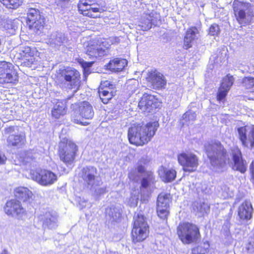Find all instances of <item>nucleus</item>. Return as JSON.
<instances>
[{
	"label": "nucleus",
	"instance_id": "a19ab883",
	"mask_svg": "<svg viewBox=\"0 0 254 254\" xmlns=\"http://www.w3.org/2000/svg\"><path fill=\"white\" fill-rule=\"evenodd\" d=\"M76 61L81 65L84 71H86V70L88 68L91 67L93 64V62H85L82 59H76Z\"/></svg>",
	"mask_w": 254,
	"mask_h": 254
},
{
	"label": "nucleus",
	"instance_id": "1a4fd4ad",
	"mask_svg": "<svg viewBox=\"0 0 254 254\" xmlns=\"http://www.w3.org/2000/svg\"><path fill=\"white\" fill-rule=\"evenodd\" d=\"M177 160L183 170L189 173L196 171L199 165L197 156L192 153L183 152L178 155Z\"/></svg>",
	"mask_w": 254,
	"mask_h": 254
},
{
	"label": "nucleus",
	"instance_id": "a878e982",
	"mask_svg": "<svg viewBox=\"0 0 254 254\" xmlns=\"http://www.w3.org/2000/svg\"><path fill=\"white\" fill-rule=\"evenodd\" d=\"M79 114L85 119L90 120L94 116V111L91 105L87 101L82 102L79 106Z\"/></svg>",
	"mask_w": 254,
	"mask_h": 254
},
{
	"label": "nucleus",
	"instance_id": "c9c22d12",
	"mask_svg": "<svg viewBox=\"0 0 254 254\" xmlns=\"http://www.w3.org/2000/svg\"><path fill=\"white\" fill-rule=\"evenodd\" d=\"M177 172L174 169L164 170L163 173L164 181L165 183L171 182L176 178Z\"/></svg>",
	"mask_w": 254,
	"mask_h": 254
},
{
	"label": "nucleus",
	"instance_id": "5fc2aeb1",
	"mask_svg": "<svg viewBox=\"0 0 254 254\" xmlns=\"http://www.w3.org/2000/svg\"><path fill=\"white\" fill-rule=\"evenodd\" d=\"M59 0L62 2H68L69 0Z\"/></svg>",
	"mask_w": 254,
	"mask_h": 254
},
{
	"label": "nucleus",
	"instance_id": "39448f33",
	"mask_svg": "<svg viewBox=\"0 0 254 254\" xmlns=\"http://www.w3.org/2000/svg\"><path fill=\"white\" fill-rule=\"evenodd\" d=\"M179 239L185 245H190L199 241L201 233L199 227L189 221L180 222L176 228Z\"/></svg>",
	"mask_w": 254,
	"mask_h": 254
},
{
	"label": "nucleus",
	"instance_id": "423d86ee",
	"mask_svg": "<svg viewBox=\"0 0 254 254\" xmlns=\"http://www.w3.org/2000/svg\"><path fill=\"white\" fill-rule=\"evenodd\" d=\"M150 227L146 218L142 214H137L132 223L130 237L134 244L145 241L149 236Z\"/></svg>",
	"mask_w": 254,
	"mask_h": 254
},
{
	"label": "nucleus",
	"instance_id": "09e8293b",
	"mask_svg": "<svg viewBox=\"0 0 254 254\" xmlns=\"http://www.w3.org/2000/svg\"><path fill=\"white\" fill-rule=\"evenodd\" d=\"M75 123L77 124H78L79 125H82V126H87V125H89V123H88L87 122H82L77 121V122H76Z\"/></svg>",
	"mask_w": 254,
	"mask_h": 254
},
{
	"label": "nucleus",
	"instance_id": "f3484780",
	"mask_svg": "<svg viewBox=\"0 0 254 254\" xmlns=\"http://www.w3.org/2000/svg\"><path fill=\"white\" fill-rule=\"evenodd\" d=\"M171 200L170 194L161 193L157 198V213L161 219H166L169 214V202Z\"/></svg>",
	"mask_w": 254,
	"mask_h": 254
},
{
	"label": "nucleus",
	"instance_id": "f257e3e1",
	"mask_svg": "<svg viewBox=\"0 0 254 254\" xmlns=\"http://www.w3.org/2000/svg\"><path fill=\"white\" fill-rule=\"evenodd\" d=\"M157 121L146 124H133L128 128L127 137L130 144L136 146H142L151 141L159 127Z\"/></svg>",
	"mask_w": 254,
	"mask_h": 254
},
{
	"label": "nucleus",
	"instance_id": "cd10ccee",
	"mask_svg": "<svg viewBox=\"0 0 254 254\" xmlns=\"http://www.w3.org/2000/svg\"><path fill=\"white\" fill-rule=\"evenodd\" d=\"M36 153L32 150H26L20 156V163L23 166L31 165L36 162Z\"/></svg>",
	"mask_w": 254,
	"mask_h": 254
},
{
	"label": "nucleus",
	"instance_id": "aec40b11",
	"mask_svg": "<svg viewBox=\"0 0 254 254\" xmlns=\"http://www.w3.org/2000/svg\"><path fill=\"white\" fill-rule=\"evenodd\" d=\"M238 131L242 145L251 149L254 148V128L247 132L245 127H241L238 128Z\"/></svg>",
	"mask_w": 254,
	"mask_h": 254
},
{
	"label": "nucleus",
	"instance_id": "5701e85b",
	"mask_svg": "<svg viewBox=\"0 0 254 254\" xmlns=\"http://www.w3.org/2000/svg\"><path fill=\"white\" fill-rule=\"evenodd\" d=\"M127 65L126 60L121 58H115L111 60L107 65V67L112 71H122Z\"/></svg>",
	"mask_w": 254,
	"mask_h": 254
},
{
	"label": "nucleus",
	"instance_id": "2f4dec72",
	"mask_svg": "<svg viewBox=\"0 0 254 254\" xmlns=\"http://www.w3.org/2000/svg\"><path fill=\"white\" fill-rule=\"evenodd\" d=\"M229 91L228 89L219 86L216 95L217 101L224 102Z\"/></svg>",
	"mask_w": 254,
	"mask_h": 254
},
{
	"label": "nucleus",
	"instance_id": "a211bd4d",
	"mask_svg": "<svg viewBox=\"0 0 254 254\" xmlns=\"http://www.w3.org/2000/svg\"><path fill=\"white\" fill-rule=\"evenodd\" d=\"M37 51L35 48L24 46L21 48L18 53V59L25 66H30L35 61V56Z\"/></svg>",
	"mask_w": 254,
	"mask_h": 254
},
{
	"label": "nucleus",
	"instance_id": "f704fd0d",
	"mask_svg": "<svg viewBox=\"0 0 254 254\" xmlns=\"http://www.w3.org/2000/svg\"><path fill=\"white\" fill-rule=\"evenodd\" d=\"M234 78L233 76L230 74H227L226 76L223 77L220 86L230 90L234 84Z\"/></svg>",
	"mask_w": 254,
	"mask_h": 254
},
{
	"label": "nucleus",
	"instance_id": "6e6552de",
	"mask_svg": "<svg viewBox=\"0 0 254 254\" xmlns=\"http://www.w3.org/2000/svg\"><path fill=\"white\" fill-rule=\"evenodd\" d=\"M18 81V75L10 62L0 61V84H14Z\"/></svg>",
	"mask_w": 254,
	"mask_h": 254
},
{
	"label": "nucleus",
	"instance_id": "f8f14e48",
	"mask_svg": "<svg viewBox=\"0 0 254 254\" xmlns=\"http://www.w3.org/2000/svg\"><path fill=\"white\" fill-rule=\"evenodd\" d=\"M34 180L43 186H48L55 183L57 179V175L51 170L40 169L34 171L32 174Z\"/></svg>",
	"mask_w": 254,
	"mask_h": 254
},
{
	"label": "nucleus",
	"instance_id": "c85d7f7f",
	"mask_svg": "<svg viewBox=\"0 0 254 254\" xmlns=\"http://www.w3.org/2000/svg\"><path fill=\"white\" fill-rule=\"evenodd\" d=\"M209 253L210 244L207 241L192 248L191 250V254H209Z\"/></svg>",
	"mask_w": 254,
	"mask_h": 254
},
{
	"label": "nucleus",
	"instance_id": "ddd939ff",
	"mask_svg": "<svg viewBox=\"0 0 254 254\" xmlns=\"http://www.w3.org/2000/svg\"><path fill=\"white\" fill-rule=\"evenodd\" d=\"M148 85L153 89H164L167 84V80L163 74L156 69L148 71L145 77Z\"/></svg>",
	"mask_w": 254,
	"mask_h": 254
},
{
	"label": "nucleus",
	"instance_id": "3c124183",
	"mask_svg": "<svg viewBox=\"0 0 254 254\" xmlns=\"http://www.w3.org/2000/svg\"><path fill=\"white\" fill-rule=\"evenodd\" d=\"M0 254H9L8 252L6 250L4 249L2 251V252H1V253Z\"/></svg>",
	"mask_w": 254,
	"mask_h": 254
},
{
	"label": "nucleus",
	"instance_id": "72a5a7b5",
	"mask_svg": "<svg viewBox=\"0 0 254 254\" xmlns=\"http://www.w3.org/2000/svg\"><path fill=\"white\" fill-rule=\"evenodd\" d=\"M23 0H7L3 5L7 9H16L21 6Z\"/></svg>",
	"mask_w": 254,
	"mask_h": 254
},
{
	"label": "nucleus",
	"instance_id": "c756f323",
	"mask_svg": "<svg viewBox=\"0 0 254 254\" xmlns=\"http://www.w3.org/2000/svg\"><path fill=\"white\" fill-rule=\"evenodd\" d=\"M242 86L250 93H254V77L245 76L242 80Z\"/></svg>",
	"mask_w": 254,
	"mask_h": 254
},
{
	"label": "nucleus",
	"instance_id": "8fccbe9b",
	"mask_svg": "<svg viewBox=\"0 0 254 254\" xmlns=\"http://www.w3.org/2000/svg\"><path fill=\"white\" fill-rule=\"evenodd\" d=\"M147 175L148 178L149 179H152L153 174H152V172H147Z\"/></svg>",
	"mask_w": 254,
	"mask_h": 254
},
{
	"label": "nucleus",
	"instance_id": "393cba45",
	"mask_svg": "<svg viewBox=\"0 0 254 254\" xmlns=\"http://www.w3.org/2000/svg\"><path fill=\"white\" fill-rule=\"evenodd\" d=\"M66 113L67 107L65 103L63 101H58L51 111L52 117L56 119L65 115Z\"/></svg>",
	"mask_w": 254,
	"mask_h": 254
},
{
	"label": "nucleus",
	"instance_id": "de8ad7c7",
	"mask_svg": "<svg viewBox=\"0 0 254 254\" xmlns=\"http://www.w3.org/2000/svg\"><path fill=\"white\" fill-rule=\"evenodd\" d=\"M134 173L132 172H130L128 174V178L130 179V180H133V178H134Z\"/></svg>",
	"mask_w": 254,
	"mask_h": 254
},
{
	"label": "nucleus",
	"instance_id": "a18cd8bd",
	"mask_svg": "<svg viewBox=\"0 0 254 254\" xmlns=\"http://www.w3.org/2000/svg\"><path fill=\"white\" fill-rule=\"evenodd\" d=\"M141 187L146 188L149 185V181L147 178H143L141 180Z\"/></svg>",
	"mask_w": 254,
	"mask_h": 254
},
{
	"label": "nucleus",
	"instance_id": "ea45409f",
	"mask_svg": "<svg viewBox=\"0 0 254 254\" xmlns=\"http://www.w3.org/2000/svg\"><path fill=\"white\" fill-rule=\"evenodd\" d=\"M220 32L219 25L216 23H214L210 25L208 30V33L211 36L217 35Z\"/></svg>",
	"mask_w": 254,
	"mask_h": 254
},
{
	"label": "nucleus",
	"instance_id": "c03bdc74",
	"mask_svg": "<svg viewBox=\"0 0 254 254\" xmlns=\"http://www.w3.org/2000/svg\"><path fill=\"white\" fill-rule=\"evenodd\" d=\"M250 170L252 175V179L253 180V183H254V160L252 161L250 164Z\"/></svg>",
	"mask_w": 254,
	"mask_h": 254
},
{
	"label": "nucleus",
	"instance_id": "0eeeda50",
	"mask_svg": "<svg viewBox=\"0 0 254 254\" xmlns=\"http://www.w3.org/2000/svg\"><path fill=\"white\" fill-rule=\"evenodd\" d=\"M26 23L28 29L36 35H41L46 26L44 16L38 9L30 8L27 13Z\"/></svg>",
	"mask_w": 254,
	"mask_h": 254
},
{
	"label": "nucleus",
	"instance_id": "864d4df0",
	"mask_svg": "<svg viewBox=\"0 0 254 254\" xmlns=\"http://www.w3.org/2000/svg\"><path fill=\"white\" fill-rule=\"evenodd\" d=\"M7 0H0V2L3 5Z\"/></svg>",
	"mask_w": 254,
	"mask_h": 254
},
{
	"label": "nucleus",
	"instance_id": "bb28decb",
	"mask_svg": "<svg viewBox=\"0 0 254 254\" xmlns=\"http://www.w3.org/2000/svg\"><path fill=\"white\" fill-rule=\"evenodd\" d=\"M14 194L15 197V198L25 202L30 199L32 192L26 188L20 187L14 189Z\"/></svg>",
	"mask_w": 254,
	"mask_h": 254
},
{
	"label": "nucleus",
	"instance_id": "4be33fe9",
	"mask_svg": "<svg viewBox=\"0 0 254 254\" xmlns=\"http://www.w3.org/2000/svg\"><path fill=\"white\" fill-rule=\"evenodd\" d=\"M26 141L24 134H10L7 137V145L9 147L16 148H21Z\"/></svg>",
	"mask_w": 254,
	"mask_h": 254
},
{
	"label": "nucleus",
	"instance_id": "603ef678",
	"mask_svg": "<svg viewBox=\"0 0 254 254\" xmlns=\"http://www.w3.org/2000/svg\"><path fill=\"white\" fill-rule=\"evenodd\" d=\"M7 0H0V2L3 5Z\"/></svg>",
	"mask_w": 254,
	"mask_h": 254
},
{
	"label": "nucleus",
	"instance_id": "412c9836",
	"mask_svg": "<svg viewBox=\"0 0 254 254\" xmlns=\"http://www.w3.org/2000/svg\"><path fill=\"white\" fill-rule=\"evenodd\" d=\"M199 33L198 28L196 26H190L186 32L184 38L183 48L188 50L192 47V42L197 39L196 35Z\"/></svg>",
	"mask_w": 254,
	"mask_h": 254
},
{
	"label": "nucleus",
	"instance_id": "7ed1b4c3",
	"mask_svg": "<svg viewBox=\"0 0 254 254\" xmlns=\"http://www.w3.org/2000/svg\"><path fill=\"white\" fill-rule=\"evenodd\" d=\"M54 79L55 83L60 86L67 84L69 89L76 88L75 92L79 90L81 85L80 72L71 66H68L60 68L56 71Z\"/></svg>",
	"mask_w": 254,
	"mask_h": 254
},
{
	"label": "nucleus",
	"instance_id": "dca6fc26",
	"mask_svg": "<svg viewBox=\"0 0 254 254\" xmlns=\"http://www.w3.org/2000/svg\"><path fill=\"white\" fill-rule=\"evenodd\" d=\"M97 174V169L95 167L87 166L81 169L79 177L86 187H92L96 184Z\"/></svg>",
	"mask_w": 254,
	"mask_h": 254
},
{
	"label": "nucleus",
	"instance_id": "4c0bfd02",
	"mask_svg": "<svg viewBox=\"0 0 254 254\" xmlns=\"http://www.w3.org/2000/svg\"><path fill=\"white\" fill-rule=\"evenodd\" d=\"M182 119L186 122L196 120V114L195 112H186L182 116Z\"/></svg>",
	"mask_w": 254,
	"mask_h": 254
},
{
	"label": "nucleus",
	"instance_id": "f03ea898",
	"mask_svg": "<svg viewBox=\"0 0 254 254\" xmlns=\"http://www.w3.org/2000/svg\"><path fill=\"white\" fill-rule=\"evenodd\" d=\"M204 151L212 166L223 167L229 162L227 150L220 141L207 142L204 146Z\"/></svg>",
	"mask_w": 254,
	"mask_h": 254
},
{
	"label": "nucleus",
	"instance_id": "473e14b6",
	"mask_svg": "<svg viewBox=\"0 0 254 254\" xmlns=\"http://www.w3.org/2000/svg\"><path fill=\"white\" fill-rule=\"evenodd\" d=\"M98 89L112 91L114 93H116L115 85L107 80L101 81Z\"/></svg>",
	"mask_w": 254,
	"mask_h": 254
},
{
	"label": "nucleus",
	"instance_id": "9d476101",
	"mask_svg": "<svg viewBox=\"0 0 254 254\" xmlns=\"http://www.w3.org/2000/svg\"><path fill=\"white\" fill-rule=\"evenodd\" d=\"M161 103L156 96L144 93L138 102V107L142 112L149 113L154 112L157 109L160 108Z\"/></svg>",
	"mask_w": 254,
	"mask_h": 254
},
{
	"label": "nucleus",
	"instance_id": "2eb2a0df",
	"mask_svg": "<svg viewBox=\"0 0 254 254\" xmlns=\"http://www.w3.org/2000/svg\"><path fill=\"white\" fill-rule=\"evenodd\" d=\"M231 157L233 162V170L244 174L247 170V163L243 158L242 151L238 146L231 149Z\"/></svg>",
	"mask_w": 254,
	"mask_h": 254
},
{
	"label": "nucleus",
	"instance_id": "b1692460",
	"mask_svg": "<svg viewBox=\"0 0 254 254\" xmlns=\"http://www.w3.org/2000/svg\"><path fill=\"white\" fill-rule=\"evenodd\" d=\"M252 207L248 201L243 202L238 208V215L243 220H249L252 218Z\"/></svg>",
	"mask_w": 254,
	"mask_h": 254
},
{
	"label": "nucleus",
	"instance_id": "79ce46f5",
	"mask_svg": "<svg viewBox=\"0 0 254 254\" xmlns=\"http://www.w3.org/2000/svg\"><path fill=\"white\" fill-rule=\"evenodd\" d=\"M110 210H113L112 211L113 214L111 215V217L113 218L114 222H118L122 218V213L119 211H116L115 208H110Z\"/></svg>",
	"mask_w": 254,
	"mask_h": 254
},
{
	"label": "nucleus",
	"instance_id": "e433bc0d",
	"mask_svg": "<svg viewBox=\"0 0 254 254\" xmlns=\"http://www.w3.org/2000/svg\"><path fill=\"white\" fill-rule=\"evenodd\" d=\"M234 11L236 16L237 20L240 23H241V22L243 21L246 18V14L245 10H240L238 11V8H236V7H234Z\"/></svg>",
	"mask_w": 254,
	"mask_h": 254
},
{
	"label": "nucleus",
	"instance_id": "6ab92c4d",
	"mask_svg": "<svg viewBox=\"0 0 254 254\" xmlns=\"http://www.w3.org/2000/svg\"><path fill=\"white\" fill-rule=\"evenodd\" d=\"M85 53L91 58H97L106 55V50L101 47L100 43L96 40H91L87 42Z\"/></svg>",
	"mask_w": 254,
	"mask_h": 254
},
{
	"label": "nucleus",
	"instance_id": "58836bf2",
	"mask_svg": "<svg viewBox=\"0 0 254 254\" xmlns=\"http://www.w3.org/2000/svg\"><path fill=\"white\" fill-rule=\"evenodd\" d=\"M140 22L139 26L141 27V30L143 31H146L151 27V22L149 19H141Z\"/></svg>",
	"mask_w": 254,
	"mask_h": 254
},
{
	"label": "nucleus",
	"instance_id": "6e6d98bb",
	"mask_svg": "<svg viewBox=\"0 0 254 254\" xmlns=\"http://www.w3.org/2000/svg\"><path fill=\"white\" fill-rule=\"evenodd\" d=\"M146 163H147V161L146 160H144V162H143L144 165L146 164Z\"/></svg>",
	"mask_w": 254,
	"mask_h": 254
},
{
	"label": "nucleus",
	"instance_id": "9b49d317",
	"mask_svg": "<svg viewBox=\"0 0 254 254\" xmlns=\"http://www.w3.org/2000/svg\"><path fill=\"white\" fill-rule=\"evenodd\" d=\"M3 211L8 216H15L19 220H23L27 214L21 201L17 198L8 200L3 206Z\"/></svg>",
	"mask_w": 254,
	"mask_h": 254
},
{
	"label": "nucleus",
	"instance_id": "7c9ffc66",
	"mask_svg": "<svg viewBox=\"0 0 254 254\" xmlns=\"http://www.w3.org/2000/svg\"><path fill=\"white\" fill-rule=\"evenodd\" d=\"M99 96L104 104H107L109 101L111 100L116 95L112 91L102 90V89H98Z\"/></svg>",
	"mask_w": 254,
	"mask_h": 254
},
{
	"label": "nucleus",
	"instance_id": "37998d69",
	"mask_svg": "<svg viewBox=\"0 0 254 254\" xmlns=\"http://www.w3.org/2000/svg\"><path fill=\"white\" fill-rule=\"evenodd\" d=\"M136 170L139 173H145L146 172V169L144 165L141 164H138L136 167Z\"/></svg>",
	"mask_w": 254,
	"mask_h": 254
},
{
	"label": "nucleus",
	"instance_id": "4468645a",
	"mask_svg": "<svg viewBox=\"0 0 254 254\" xmlns=\"http://www.w3.org/2000/svg\"><path fill=\"white\" fill-rule=\"evenodd\" d=\"M92 0H79L77 3V8L79 13L84 16L90 18H100V15L96 14V13L103 12L104 10L99 7H92Z\"/></svg>",
	"mask_w": 254,
	"mask_h": 254
},
{
	"label": "nucleus",
	"instance_id": "49530a36",
	"mask_svg": "<svg viewBox=\"0 0 254 254\" xmlns=\"http://www.w3.org/2000/svg\"><path fill=\"white\" fill-rule=\"evenodd\" d=\"M14 130V127L13 126H10L8 127L5 128V132L6 133H11Z\"/></svg>",
	"mask_w": 254,
	"mask_h": 254
},
{
	"label": "nucleus",
	"instance_id": "20e7f679",
	"mask_svg": "<svg viewBox=\"0 0 254 254\" xmlns=\"http://www.w3.org/2000/svg\"><path fill=\"white\" fill-rule=\"evenodd\" d=\"M79 148L73 140L64 137L58 144L57 154L60 160L66 165L74 163L78 155Z\"/></svg>",
	"mask_w": 254,
	"mask_h": 254
}]
</instances>
